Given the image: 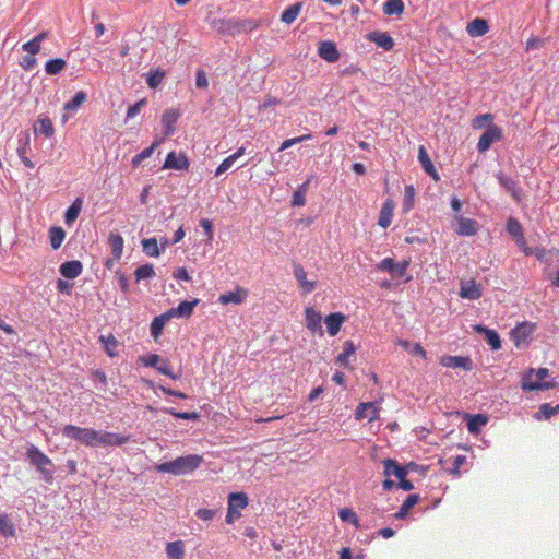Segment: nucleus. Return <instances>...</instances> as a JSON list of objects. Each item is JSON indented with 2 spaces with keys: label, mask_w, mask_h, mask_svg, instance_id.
I'll return each instance as SVG.
<instances>
[{
  "label": "nucleus",
  "mask_w": 559,
  "mask_h": 559,
  "mask_svg": "<svg viewBox=\"0 0 559 559\" xmlns=\"http://www.w3.org/2000/svg\"><path fill=\"white\" fill-rule=\"evenodd\" d=\"M203 463V456L198 454H189L183 456H178L177 459L163 462L155 466V469L158 473H168L173 475H185L191 473L200 467Z\"/></svg>",
  "instance_id": "obj_1"
},
{
  "label": "nucleus",
  "mask_w": 559,
  "mask_h": 559,
  "mask_svg": "<svg viewBox=\"0 0 559 559\" xmlns=\"http://www.w3.org/2000/svg\"><path fill=\"white\" fill-rule=\"evenodd\" d=\"M26 457L29 461L31 465H33L37 469V472L40 473L41 478L47 484H52L53 474L56 471L52 461L34 444H31L27 448Z\"/></svg>",
  "instance_id": "obj_2"
},
{
  "label": "nucleus",
  "mask_w": 559,
  "mask_h": 559,
  "mask_svg": "<svg viewBox=\"0 0 559 559\" xmlns=\"http://www.w3.org/2000/svg\"><path fill=\"white\" fill-rule=\"evenodd\" d=\"M98 430L92 428H82L74 425H66L62 429V435L66 438L75 440L86 447H97Z\"/></svg>",
  "instance_id": "obj_3"
},
{
  "label": "nucleus",
  "mask_w": 559,
  "mask_h": 559,
  "mask_svg": "<svg viewBox=\"0 0 559 559\" xmlns=\"http://www.w3.org/2000/svg\"><path fill=\"white\" fill-rule=\"evenodd\" d=\"M536 323L524 321L510 331V337L514 345L520 348L528 344L527 340L536 331Z\"/></svg>",
  "instance_id": "obj_4"
},
{
  "label": "nucleus",
  "mask_w": 559,
  "mask_h": 559,
  "mask_svg": "<svg viewBox=\"0 0 559 559\" xmlns=\"http://www.w3.org/2000/svg\"><path fill=\"white\" fill-rule=\"evenodd\" d=\"M376 267L379 271L388 272L393 278H401L406 274L409 267V260L395 262L392 258H384Z\"/></svg>",
  "instance_id": "obj_5"
},
{
  "label": "nucleus",
  "mask_w": 559,
  "mask_h": 559,
  "mask_svg": "<svg viewBox=\"0 0 559 559\" xmlns=\"http://www.w3.org/2000/svg\"><path fill=\"white\" fill-rule=\"evenodd\" d=\"M548 376L549 370L547 368H539L536 371V381H526V379H524L522 383L523 391H545L557 388L558 383L556 381H544V379L547 378Z\"/></svg>",
  "instance_id": "obj_6"
},
{
  "label": "nucleus",
  "mask_w": 559,
  "mask_h": 559,
  "mask_svg": "<svg viewBox=\"0 0 559 559\" xmlns=\"http://www.w3.org/2000/svg\"><path fill=\"white\" fill-rule=\"evenodd\" d=\"M502 129L493 123L488 124V128L483 132L477 143L479 153L487 152L490 146L502 139Z\"/></svg>",
  "instance_id": "obj_7"
},
{
  "label": "nucleus",
  "mask_w": 559,
  "mask_h": 559,
  "mask_svg": "<svg viewBox=\"0 0 559 559\" xmlns=\"http://www.w3.org/2000/svg\"><path fill=\"white\" fill-rule=\"evenodd\" d=\"M190 167V159L183 152L176 153L171 151L167 154L163 169H174L178 171H188Z\"/></svg>",
  "instance_id": "obj_8"
},
{
  "label": "nucleus",
  "mask_w": 559,
  "mask_h": 559,
  "mask_svg": "<svg viewBox=\"0 0 559 559\" xmlns=\"http://www.w3.org/2000/svg\"><path fill=\"white\" fill-rule=\"evenodd\" d=\"M211 27L221 35L235 36L239 34L238 21L235 19H213L210 22Z\"/></svg>",
  "instance_id": "obj_9"
},
{
  "label": "nucleus",
  "mask_w": 559,
  "mask_h": 559,
  "mask_svg": "<svg viewBox=\"0 0 559 559\" xmlns=\"http://www.w3.org/2000/svg\"><path fill=\"white\" fill-rule=\"evenodd\" d=\"M129 441V436H123L109 431H98L97 447H120Z\"/></svg>",
  "instance_id": "obj_10"
},
{
  "label": "nucleus",
  "mask_w": 559,
  "mask_h": 559,
  "mask_svg": "<svg viewBox=\"0 0 559 559\" xmlns=\"http://www.w3.org/2000/svg\"><path fill=\"white\" fill-rule=\"evenodd\" d=\"M474 331L477 334L483 335L484 340L492 350H499L501 348V338L496 330H491L483 324L474 325Z\"/></svg>",
  "instance_id": "obj_11"
},
{
  "label": "nucleus",
  "mask_w": 559,
  "mask_h": 559,
  "mask_svg": "<svg viewBox=\"0 0 559 559\" xmlns=\"http://www.w3.org/2000/svg\"><path fill=\"white\" fill-rule=\"evenodd\" d=\"M440 364L447 368H461L466 371H471L474 368L473 360L467 356L465 357L445 355L441 357Z\"/></svg>",
  "instance_id": "obj_12"
},
{
  "label": "nucleus",
  "mask_w": 559,
  "mask_h": 559,
  "mask_svg": "<svg viewBox=\"0 0 559 559\" xmlns=\"http://www.w3.org/2000/svg\"><path fill=\"white\" fill-rule=\"evenodd\" d=\"M17 143H19V145L16 148V152H17V155L21 158L22 163L27 168H34L35 167L34 163L27 157V153H28V151H31L29 134L26 132H21L17 135Z\"/></svg>",
  "instance_id": "obj_13"
},
{
  "label": "nucleus",
  "mask_w": 559,
  "mask_h": 559,
  "mask_svg": "<svg viewBox=\"0 0 559 559\" xmlns=\"http://www.w3.org/2000/svg\"><path fill=\"white\" fill-rule=\"evenodd\" d=\"M463 419L466 424L467 430L472 435H478L481 428L488 423V416L485 414L464 413Z\"/></svg>",
  "instance_id": "obj_14"
},
{
  "label": "nucleus",
  "mask_w": 559,
  "mask_h": 559,
  "mask_svg": "<svg viewBox=\"0 0 559 559\" xmlns=\"http://www.w3.org/2000/svg\"><path fill=\"white\" fill-rule=\"evenodd\" d=\"M318 55L321 59L328 62H336L340 59V52L336 44L331 40H323L319 43Z\"/></svg>",
  "instance_id": "obj_15"
},
{
  "label": "nucleus",
  "mask_w": 559,
  "mask_h": 559,
  "mask_svg": "<svg viewBox=\"0 0 559 559\" xmlns=\"http://www.w3.org/2000/svg\"><path fill=\"white\" fill-rule=\"evenodd\" d=\"M461 298L468 300H477L481 297V286L477 284L474 280L461 282L460 293Z\"/></svg>",
  "instance_id": "obj_16"
},
{
  "label": "nucleus",
  "mask_w": 559,
  "mask_h": 559,
  "mask_svg": "<svg viewBox=\"0 0 559 559\" xmlns=\"http://www.w3.org/2000/svg\"><path fill=\"white\" fill-rule=\"evenodd\" d=\"M367 39L374 43L379 48L390 51L394 47V39L388 32L373 31L367 35Z\"/></svg>",
  "instance_id": "obj_17"
},
{
  "label": "nucleus",
  "mask_w": 559,
  "mask_h": 559,
  "mask_svg": "<svg viewBox=\"0 0 559 559\" xmlns=\"http://www.w3.org/2000/svg\"><path fill=\"white\" fill-rule=\"evenodd\" d=\"M382 463H383V467H384L383 474L386 477L394 476L397 480H401L402 478L407 477L406 467H404V465L400 464L396 460L384 459L382 461Z\"/></svg>",
  "instance_id": "obj_18"
},
{
  "label": "nucleus",
  "mask_w": 559,
  "mask_h": 559,
  "mask_svg": "<svg viewBox=\"0 0 559 559\" xmlns=\"http://www.w3.org/2000/svg\"><path fill=\"white\" fill-rule=\"evenodd\" d=\"M496 178H497L499 185L506 191H508L515 201H520L521 200L522 191L519 188V185H518V182L514 179H512L511 177L504 175L502 171L498 173L496 175Z\"/></svg>",
  "instance_id": "obj_19"
},
{
  "label": "nucleus",
  "mask_w": 559,
  "mask_h": 559,
  "mask_svg": "<svg viewBox=\"0 0 559 559\" xmlns=\"http://www.w3.org/2000/svg\"><path fill=\"white\" fill-rule=\"evenodd\" d=\"M180 117V111L177 109H166L162 116V124L164 127V139L171 136L175 133V124Z\"/></svg>",
  "instance_id": "obj_20"
},
{
  "label": "nucleus",
  "mask_w": 559,
  "mask_h": 559,
  "mask_svg": "<svg viewBox=\"0 0 559 559\" xmlns=\"http://www.w3.org/2000/svg\"><path fill=\"white\" fill-rule=\"evenodd\" d=\"M83 264L79 260L66 261L59 266L61 276L68 280H74L81 275Z\"/></svg>",
  "instance_id": "obj_21"
},
{
  "label": "nucleus",
  "mask_w": 559,
  "mask_h": 559,
  "mask_svg": "<svg viewBox=\"0 0 559 559\" xmlns=\"http://www.w3.org/2000/svg\"><path fill=\"white\" fill-rule=\"evenodd\" d=\"M305 316L307 328L313 333H319L320 335H323V329L321 325V313L314 310L313 308L309 307L306 309Z\"/></svg>",
  "instance_id": "obj_22"
},
{
  "label": "nucleus",
  "mask_w": 559,
  "mask_h": 559,
  "mask_svg": "<svg viewBox=\"0 0 559 559\" xmlns=\"http://www.w3.org/2000/svg\"><path fill=\"white\" fill-rule=\"evenodd\" d=\"M457 228H456V234L460 235V236H474L477 234V230H478V223L477 221L473 219V218H466V217H463V216H459L457 218Z\"/></svg>",
  "instance_id": "obj_23"
},
{
  "label": "nucleus",
  "mask_w": 559,
  "mask_h": 559,
  "mask_svg": "<svg viewBox=\"0 0 559 559\" xmlns=\"http://www.w3.org/2000/svg\"><path fill=\"white\" fill-rule=\"evenodd\" d=\"M418 160H419L424 171L427 175H429L433 180L438 181L439 175H438L432 162L430 160V157H429L424 145H420L418 148Z\"/></svg>",
  "instance_id": "obj_24"
},
{
  "label": "nucleus",
  "mask_w": 559,
  "mask_h": 559,
  "mask_svg": "<svg viewBox=\"0 0 559 559\" xmlns=\"http://www.w3.org/2000/svg\"><path fill=\"white\" fill-rule=\"evenodd\" d=\"M248 296V290L242 287H237L235 292H227L218 297V301L222 305H240Z\"/></svg>",
  "instance_id": "obj_25"
},
{
  "label": "nucleus",
  "mask_w": 559,
  "mask_h": 559,
  "mask_svg": "<svg viewBox=\"0 0 559 559\" xmlns=\"http://www.w3.org/2000/svg\"><path fill=\"white\" fill-rule=\"evenodd\" d=\"M466 31L471 37H480L488 33L489 25L487 20L476 17L467 24Z\"/></svg>",
  "instance_id": "obj_26"
},
{
  "label": "nucleus",
  "mask_w": 559,
  "mask_h": 559,
  "mask_svg": "<svg viewBox=\"0 0 559 559\" xmlns=\"http://www.w3.org/2000/svg\"><path fill=\"white\" fill-rule=\"evenodd\" d=\"M346 317L341 312H333L325 317L324 322L326 324L328 333L331 336H335L340 330Z\"/></svg>",
  "instance_id": "obj_27"
},
{
  "label": "nucleus",
  "mask_w": 559,
  "mask_h": 559,
  "mask_svg": "<svg viewBox=\"0 0 559 559\" xmlns=\"http://www.w3.org/2000/svg\"><path fill=\"white\" fill-rule=\"evenodd\" d=\"M98 342L103 345V349L107 356L114 358L118 356V340L112 335H99Z\"/></svg>",
  "instance_id": "obj_28"
},
{
  "label": "nucleus",
  "mask_w": 559,
  "mask_h": 559,
  "mask_svg": "<svg viewBox=\"0 0 559 559\" xmlns=\"http://www.w3.org/2000/svg\"><path fill=\"white\" fill-rule=\"evenodd\" d=\"M312 176H310L304 183H301L294 192L290 205L293 207H300L306 204V194L309 190L310 182L312 180Z\"/></svg>",
  "instance_id": "obj_29"
},
{
  "label": "nucleus",
  "mask_w": 559,
  "mask_h": 559,
  "mask_svg": "<svg viewBox=\"0 0 559 559\" xmlns=\"http://www.w3.org/2000/svg\"><path fill=\"white\" fill-rule=\"evenodd\" d=\"M394 207H395V204H394L393 200H391V199H388L383 203L381 211H380L379 219H378V224L382 228H388L391 225Z\"/></svg>",
  "instance_id": "obj_30"
},
{
  "label": "nucleus",
  "mask_w": 559,
  "mask_h": 559,
  "mask_svg": "<svg viewBox=\"0 0 559 559\" xmlns=\"http://www.w3.org/2000/svg\"><path fill=\"white\" fill-rule=\"evenodd\" d=\"M83 206V198L78 197L64 212V223L71 226L79 217Z\"/></svg>",
  "instance_id": "obj_31"
},
{
  "label": "nucleus",
  "mask_w": 559,
  "mask_h": 559,
  "mask_svg": "<svg viewBox=\"0 0 559 559\" xmlns=\"http://www.w3.org/2000/svg\"><path fill=\"white\" fill-rule=\"evenodd\" d=\"M420 497L416 493H411L406 497L400 510L394 514L396 520H404L407 518L409 511L419 502Z\"/></svg>",
  "instance_id": "obj_32"
},
{
  "label": "nucleus",
  "mask_w": 559,
  "mask_h": 559,
  "mask_svg": "<svg viewBox=\"0 0 559 559\" xmlns=\"http://www.w3.org/2000/svg\"><path fill=\"white\" fill-rule=\"evenodd\" d=\"M249 503L248 496L245 492H231L228 495V508L235 511L245 509Z\"/></svg>",
  "instance_id": "obj_33"
},
{
  "label": "nucleus",
  "mask_w": 559,
  "mask_h": 559,
  "mask_svg": "<svg viewBox=\"0 0 559 559\" xmlns=\"http://www.w3.org/2000/svg\"><path fill=\"white\" fill-rule=\"evenodd\" d=\"M163 142H164V138L156 139L151 144V146L144 148L141 153H139L135 156H133V158L131 160L132 167L133 168H138L144 159H146V158L152 156V154L154 153L155 148L157 146H159Z\"/></svg>",
  "instance_id": "obj_34"
},
{
  "label": "nucleus",
  "mask_w": 559,
  "mask_h": 559,
  "mask_svg": "<svg viewBox=\"0 0 559 559\" xmlns=\"http://www.w3.org/2000/svg\"><path fill=\"white\" fill-rule=\"evenodd\" d=\"M167 73L165 70L157 68L143 74L145 76L146 84L150 88L156 90L166 78Z\"/></svg>",
  "instance_id": "obj_35"
},
{
  "label": "nucleus",
  "mask_w": 559,
  "mask_h": 559,
  "mask_svg": "<svg viewBox=\"0 0 559 559\" xmlns=\"http://www.w3.org/2000/svg\"><path fill=\"white\" fill-rule=\"evenodd\" d=\"M245 147L241 146L239 147L234 154H231L230 156L226 157L221 164L219 166L216 168L215 170V177H219L221 175H223L225 171H227L229 168H231V166L234 165V163L240 158L242 155H245Z\"/></svg>",
  "instance_id": "obj_36"
},
{
  "label": "nucleus",
  "mask_w": 559,
  "mask_h": 559,
  "mask_svg": "<svg viewBox=\"0 0 559 559\" xmlns=\"http://www.w3.org/2000/svg\"><path fill=\"white\" fill-rule=\"evenodd\" d=\"M302 5V1H297L287 7L281 14V21L285 24H292L299 15Z\"/></svg>",
  "instance_id": "obj_37"
},
{
  "label": "nucleus",
  "mask_w": 559,
  "mask_h": 559,
  "mask_svg": "<svg viewBox=\"0 0 559 559\" xmlns=\"http://www.w3.org/2000/svg\"><path fill=\"white\" fill-rule=\"evenodd\" d=\"M376 407L373 403H360L355 411V418L357 420H361L365 418H369V420H373L376 418Z\"/></svg>",
  "instance_id": "obj_38"
},
{
  "label": "nucleus",
  "mask_w": 559,
  "mask_h": 559,
  "mask_svg": "<svg viewBox=\"0 0 559 559\" xmlns=\"http://www.w3.org/2000/svg\"><path fill=\"white\" fill-rule=\"evenodd\" d=\"M108 243L111 249V254L115 257V259H121L124 245L122 236L117 233H110L108 237Z\"/></svg>",
  "instance_id": "obj_39"
},
{
  "label": "nucleus",
  "mask_w": 559,
  "mask_h": 559,
  "mask_svg": "<svg viewBox=\"0 0 559 559\" xmlns=\"http://www.w3.org/2000/svg\"><path fill=\"white\" fill-rule=\"evenodd\" d=\"M166 555L168 559H183L185 544L182 540L170 542L166 545Z\"/></svg>",
  "instance_id": "obj_40"
},
{
  "label": "nucleus",
  "mask_w": 559,
  "mask_h": 559,
  "mask_svg": "<svg viewBox=\"0 0 559 559\" xmlns=\"http://www.w3.org/2000/svg\"><path fill=\"white\" fill-rule=\"evenodd\" d=\"M87 99V94L86 92L84 91H79L74 94V96L66 102L63 104V109L66 111H70V112H73V111H76Z\"/></svg>",
  "instance_id": "obj_41"
},
{
  "label": "nucleus",
  "mask_w": 559,
  "mask_h": 559,
  "mask_svg": "<svg viewBox=\"0 0 559 559\" xmlns=\"http://www.w3.org/2000/svg\"><path fill=\"white\" fill-rule=\"evenodd\" d=\"M405 10L403 0H386L383 3V13L386 15H401Z\"/></svg>",
  "instance_id": "obj_42"
},
{
  "label": "nucleus",
  "mask_w": 559,
  "mask_h": 559,
  "mask_svg": "<svg viewBox=\"0 0 559 559\" xmlns=\"http://www.w3.org/2000/svg\"><path fill=\"white\" fill-rule=\"evenodd\" d=\"M143 252L153 258H157L160 254V249L158 247L157 239L155 237L144 238L141 241Z\"/></svg>",
  "instance_id": "obj_43"
},
{
  "label": "nucleus",
  "mask_w": 559,
  "mask_h": 559,
  "mask_svg": "<svg viewBox=\"0 0 559 559\" xmlns=\"http://www.w3.org/2000/svg\"><path fill=\"white\" fill-rule=\"evenodd\" d=\"M34 128L35 132H39L46 138L52 136L55 132L52 121L48 117L39 118Z\"/></svg>",
  "instance_id": "obj_44"
},
{
  "label": "nucleus",
  "mask_w": 559,
  "mask_h": 559,
  "mask_svg": "<svg viewBox=\"0 0 559 559\" xmlns=\"http://www.w3.org/2000/svg\"><path fill=\"white\" fill-rule=\"evenodd\" d=\"M162 412L165 414L171 415L173 417L178 418V419H186V420H192V421H197L200 419V414L197 412H179L173 407H164V408H162Z\"/></svg>",
  "instance_id": "obj_45"
},
{
  "label": "nucleus",
  "mask_w": 559,
  "mask_h": 559,
  "mask_svg": "<svg viewBox=\"0 0 559 559\" xmlns=\"http://www.w3.org/2000/svg\"><path fill=\"white\" fill-rule=\"evenodd\" d=\"M556 414H559V404H557L556 406H552L549 403H544L539 406V409L537 413H535L534 417L537 420L550 419Z\"/></svg>",
  "instance_id": "obj_46"
},
{
  "label": "nucleus",
  "mask_w": 559,
  "mask_h": 559,
  "mask_svg": "<svg viewBox=\"0 0 559 559\" xmlns=\"http://www.w3.org/2000/svg\"><path fill=\"white\" fill-rule=\"evenodd\" d=\"M67 67V62L64 59L55 58L50 59L45 64V71L48 75H56L63 71Z\"/></svg>",
  "instance_id": "obj_47"
},
{
  "label": "nucleus",
  "mask_w": 559,
  "mask_h": 559,
  "mask_svg": "<svg viewBox=\"0 0 559 559\" xmlns=\"http://www.w3.org/2000/svg\"><path fill=\"white\" fill-rule=\"evenodd\" d=\"M0 535L12 537L15 535V527L7 513H0Z\"/></svg>",
  "instance_id": "obj_48"
},
{
  "label": "nucleus",
  "mask_w": 559,
  "mask_h": 559,
  "mask_svg": "<svg viewBox=\"0 0 559 559\" xmlns=\"http://www.w3.org/2000/svg\"><path fill=\"white\" fill-rule=\"evenodd\" d=\"M356 352V346L352 341H346L344 343L343 352L337 356L336 361L343 366L344 368L348 367V358L354 355Z\"/></svg>",
  "instance_id": "obj_49"
},
{
  "label": "nucleus",
  "mask_w": 559,
  "mask_h": 559,
  "mask_svg": "<svg viewBox=\"0 0 559 559\" xmlns=\"http://www.w3.org/2000/svg\"><path fill=\"white\" fill-rule=\"evenodd\" d=\"M168 321L164 318L163 314L160 316H157L155 317L152 322H151V325H150V332H151V335L152 337L156 341L162 334H163V331H164V328H165V324L167 323Z\"/></svg>",
  "instance_id": "obj_50"
},
{
  "label": "nucleus",
  "mask_w": 559,
  "mask_h": 559,
  "mask_svg": "<svg viewBox=\"0 0 559 559\" xmlns=\"http://www.w3.org/2000/svg\"><path fill=\"white\" fill-rule=\"evenodd\" d=\"M135 282L139 283L142 280L153 278L155 276V270L153 264H143L134 271Z\"/></svg>",
  "instance_id": "obj_51"
},
{
  "label": "nucleus",
  "mask_w": 559,
  "mask_h": 559,
  "mask_svg": "<svg viewBox=\"0 0 559 559\" xmlns=\"http://www.w3.org/2000/svg\"><path fill=\"white\" fill-rule=\"evenodd\" d=\"M66 237V231L61 227H51L49 230L50 246L52 249L60 248Z\"/></svg>",
  "instance_id": "obj_52"
},
{
  "label": "nucleus",
  "mask_w": 559,
  "mask_h": 559,
  "mask_svg": "<svg viewBox=\"0 0 559 559\" xmlns=\"http://www.w3.org/2000/svg\"><path fill=\"white\" fill-rule=\"evenodd\" d=\"M415 205V188L412 185L405 187L404 198H403V211L405 213L409 212Z\"/></svg>",
  "instance_id": "obj_53"
},
{
  "label": "nucleus",
  "mask_w": 559,
  "mask_h": 559,
  "mask_svg": "<svg viewBox=\"0 0 559 559\" xmlns=\"http://www.w3.org/2000/svg\"><path fill=\"white\" fill-rule=\"evenodd\" d=\"M200 302L199 299H193V300H183L181 301L177 308H178V312L180 313V317L181 318H189L194 308L197 307V305Z\"/></svg>",
  "instance_id": "obj_54"
},
{
  "label": "nucleus",
  "mask_w": 559,
  "mask_h": 559,
  "mask_svg": "<svg viewBox=\"0 0 559 559\" xmlns=\"http://www.w3.org/2000/svg\"><path fill=\"white\" fill-rule=\"evenodd\" d=\"M506 229L512 238L519 237L523 234V227L521 223L514 217L508 218Z\"/></svg>",
  "instance_id": "obj_55"
},
{
  "label": "nucleus",
  "mask_w": 559,
  "mask_h": 559,
  "mask_svg": "<svg viewBox=\"0 0 559 559\" xmlns=\"http://www.w3.org/2000/svg\"><path fill=\"white\" fill-rule=\"evenodd\" d=\"M338 516L343 522L352 523L358 526V516L357 514L349 508H343L338 511Z\"/></svg>",
  "instance_id": "obj_56"
},
{
  "label": "nucleus",
  "mask_w": 559,
  "mask_h": 559,
  "mask_svg": "<svg viewBox=\"0 0 559 559\" xmlns=\"http://www.w3.org/2000/svg\"><path fill=\"white\" fill-rule=\"evenodd\" d=\"M493 121V116L491 114H483L478 115L473 119V128L475 129H481L487 123L491 124Z\"/></svg>",
  "instance_id": "obj_57"
},
{
  "label": "nucleus",
  "mask_w": 559,
  "mask_h": 559,
  "mask_svg": "<svg viewBox=\"0 0 559 559\" xmlns=\"http://www.w3.org/2000/svg\"><path fill=\"white\" fill-rule=\"evenodd\" d=\"M146 104H147V99L142 98V99L138 100L136 103H134L133 105L129 106L127 109V119H131V118H134L135 116H138L141 111V109L144 106H146Z\"/></svg>",
  "instance_id": "obj_58"
},
{
  "label": "nucleus",
  "mask_w": 559,
  "mask_h": 559,
  "mask_svg": "<svg viewBox=\"0 0 559 559\" xmlns=\"http://www.w3.org/2000/svg\"><path fill=\"white\" fill-rule=\"evenodd\" d=\"M239 25V34L240 33H247L255 29L259 26L258 21L253 19H247V20H237Z\"/></svg>",
  "instance_id": "obj_59"
},
{
  "label": "nucleus",
  "mask_w": 559,
  "mask_h": 559,
  "mask_svg": "<svg viewBox=\"0 0 559 559\" xmlns=\"http://www.w3.org/2000/svg\"><path fill=\"white\" fill-rule=\"evenodd\" d=\"M200 227L203 228L205 235H206V242H211L213 240V237H214V226H213V223L212 221L207 219V218H201L200 219Z\"/></svg>",
  "instance_id": "obj_60"
},
{
  "label": "nucleus",
  "mask_w": 559,
  "mask_h": 559,
  "mask_svg": "<svg viewBox=\"0 0 559 559\" xmlns=\"http://www.w3.org/2000/svg\"><path fill=\"white\" fill-rule=\"evenodd\" d=\"M311 138H312V135L310 133H308V134H304L301 136H297V138H293V139H287V140H285L282 143V145L280 147V151L287 150V148L292 147L293 145L301 143L304 141H307V140L311 139Z\"/></svg>",
  "instance_id": "obj_61"
},
{
  "label": "nucleus",
  "mask_w": 559,
  "mask_h": 559,
  "mask_svg": "<svg viewBox=\"0 0 559 559\" xmlns=\"http://www.w3.org/2000/svg\"><path fill=\"white\" fill-rule=\"evenodd\" d=\"M159 362H162L160 365L158 364V366L156 367V370L162 373V374H165L174 380L178 379L179 376L177 374H174L173 371H171V367H170V362L169 360L167 359H162Z\"/></svg>",
  "instance_id": "obj_62"
},
{
  "label": "nucleus",
  "mask_w": 559,
  "mask_h": 559,
  "mask_svg": "<svg viewBox=\"0 0 559 559\" xmlns=\"http://www.w3.org/2000/svg\"><path fill=\"white\" fill-rule=\"evenodd\" d=\"M140 361L143 362L144 366L155 368L158 366L159 361L162 360L160 356L157 354H150L146 356H141Z\"/></svg>",
  "instance_id": "obj_63"
},
{
  "label": "nucleus",
  "mask_w": 559,
  "mask_h": 559,
  "mask_svg": "<svg viewBox=\"0 0 559 559\" xmlns=\"http://www.w3.org/2000/svg\"><path fill=\"white\" fill-rule=\"evenodd\" d=\"M91 377L94 380V382H97L100 384V388L103 390L106 389L108 381H107V376L103 370L97 369V370L92 371Z\"/></svg>",
  "instance_id": "obj_64"
}]
</instances>
